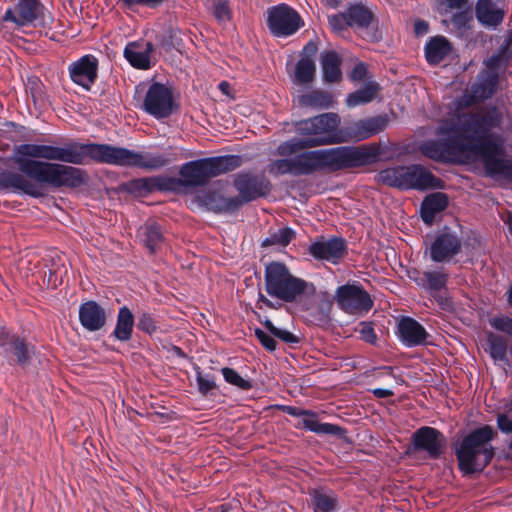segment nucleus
<instances>
[{
  "mask_svg": "<svg viewBox=\"0 0 512 512\" xmlns=\"http://www.w3.org/2000/svg\"><path fill=\"white\" fill-rule=\"evenodd\" d=\"M13 161L27 176L48 186L76 188L85 182V172L73 166L50 161L81 165L87 159L131 166L133 151L109 144L69 143L63 147L39 144H20L14 148Z\"/></svg>",
  "mask_w": 512,
  "mask_h": 512,
  "instance_id": "1",
  "label": "nucleus"
},
{
  "mask_svg": "<svg viewBox=\"0 0 512 512\" xmlns=\"http://www.w3.org/2000/svg\"><path fill=\"white\" fill-rule=\"evenodd\" d=\"M378 154V148L366 145L304 151L294 157L286 156L272 161L268 172L276 177L285 174L311 175L319 171L336 172L372 164Z\"/></svg>",
  "mask_w": 512,
  "mask_h": 512,
  "instance_id": "2",
  "label": "nucleus"
},
{
  "mask_svg": "<svg viewBox=\"0 0 512 512\" xmlns=\"http://www.w3.org/2000/svg\"><path fill=\"white\" fill-rule=\"evenodd\" d=\"M419 150L426 157L438 162H449L475 156L482 161L488 176L501 175L512 179V160L503 157L505 147L501 141L484 139L480 143H471L467 139L452 135L444 140L424 141Z\"/></svg>",
  "mask_w": 512,
  "mask_h": 512,
  "instance_id": "3",
  "label": "nucleus"
},
{
  "mask_svg": "<svg viewBox=\"0 0 512 512\" xmlns=\"http://www.w3.org/2000/svg\"><path fill=\"white\" fill-rule=\"evenodd\" d=\"M341 118L337 113H324L295 123V132L300 138H292L277 147L280 156H291L298 151L318 146L339 144L348 141L339 130Z\"/></svg>",
  "mask_w": 512,
  "mask_h": 512,
  "instance_id": "4",
  "label": "nucleus"
},
{
  "mask_svg": "<svg viewBox=\"0 0 512 512\" xmlns=\"http://www.w3.org/2000/svg\"><path fill=\"white\" fill-rule=\"evenodd\" d=\"M496 435L491 426L485 425L463 438L455 454L464 474L481 472L491 462L495 454L491 441Z\"/></svg>",
  "mask_w": 512,
  "mask_h": 512,
  "instance_id": "5",
  "label": "nucleus"
},
{
  "mask_svg": "<svg viewBox=\"0 0 512 512\" xmlns=\"http://www.w3.org/2000/svg\"><path fill=\"white\" fill-rule=\"evenodd\" d=\"M264 280L267 294L287 303L296 302L308 290L315 289L312 283L294 276L285 264L278 261L266 265Z\"/></svg>",
  "mask_w": 512,
  "mask_h": 512,
  "instance_id": "6",
  "label": "nucleus"
},
{
  "mask_svg": "<svg viewBox=\"0 0 512 512\" xmlns=\"http://www.w3.org/2000/svg\"><path fill=\"white\" fill-rule=\"evenodd\" d=\"M243 158L239 155H224L187 162L180 168L181 184L186 187L203 186L213 177L239 168Z\"/></svg>",
  "mask_w": 512,
  "mask_h": 512,
  "instance_id": "7",
  "label": "nucleus"
},
{
  "mask_svg": "<svg viewBox=\"0 0 512 512\" xmlns=\"http://www.w3.org/2000/svg\"><path fill=\"white\" fill-rule=\"evenodd\" d=\"M501 123L502 115L496 108L463 113L458 116L455 129H453L460 135H454V137H462L471 143H480L484 139L503 143L500 135L494 137L489 135L490 131L499 128ZM502 145L504 146V144Z\"/></svg>",
  "mask_w": 512,
  "mask_h": 512,
  "instance_id": "8",
  "label": "nucleus"
},
{
  "mask_svg": "<svg viewBox=\"0 0 512 512\" xmlns=\"http://www.w3.org/2000/svg\"><path fill=\"white\" fill-rule=\"evenodd\" d=\"M376 179L379 183L402 190L436 188L440 183V179L421 165L387 168L380 171Z\"/></svg>",
  "mask_w": 512,
  "mask_h": 512,
  "instance_id": "9",
  "label": "nucleus"
},
{
  "mask_svg": "<svg viewBox=\"0 0 512 512\" xmlns=\"http://www.w3.org/2000/svg\"><path fill=\"white\" fill-rule=\"evenodd\" d=\"M141 107L156 119L168 118L177 109L172 90L161 83L149 86Z\"/></svg>",
  "mask_w": 512,
  "mask_h": 512,
  "instance_id": "10",
  "label": "nucleus"
},
{
  "mask_svg": "<svg viewBox=\"0 0 512 512\" xmlns=\"http://www.w3.org/2000/svg\"><path fill=\"white\" fill-rule=\"evenodd\" d=\"M335 301L339 308L350 315L361 316L373 306L368 292L359 284H345L339 286L335 293Z\"/></svg>",
  "mask_w": 512,
  "mask_h": 512,
  "instance_id": "11",
  "label": "nucleus"
},
{
  "mask_svg": "<svg viewBox=\"0 0 512 512\" xmlns=\"http://www.w3.org/2000/svg\"><path fill=\"white\" fill-rule=\"evenodd\" d=\"M267 25L275 36H290L301 26L302 21L299 14L285 4L273 6L268 9Z\"/></svg>",
  "mask_w": 512,
  "mask_h": 512,
  "instance_id": "12",
  "label": "nucleus"
},
{
  "mask_svg": "<svg viewBox=\"0 0 512 512\" xmlns=\"http://www.w3.org/2000/svg\"><path fill=\"white\" fill-rule=\"evenodd\" d=\"M233 185L238 191V199L243 203L266 196L271 189L268 179L262 175L252 173H238L235 175Z\"/></svg>",
  "mask_w": 512,
  "mask_h": 512,
  "instance_id": "13",
  "label": "nucleus"
},
{
  "mask_svg": "<svg viewBox=\"0 0 512 512\" xmlns=\"http://www.w3.org/2000/svg\"><path fill=\"white\" fill-rule=\"evenodd\" d=\"M413 452L424 451L429 458L438 459L444 451V435L433 427L424 426L417 429L411 437Z\"/></svg>",
  "mask_w": 512,
  "mask_h": 512,
  "instance_id": "14",
  "label": "nucleus"
},
{
  "mask_svg": "<svg viewBox=\"0 0 512 512\" xmlns=\"http://www.w3.org/2000/svg\"><path fill=\"white\" fill-rule=\"evenodd\" d=\"M43 5L39 0H19L15 7L4 13L2 20L12 22L21 27L33 23L43 13Z\"/></svg>",
  "mask_w": 512,
  "mask_h": 512,
  "instance_id": "15",
  "label": "nucleus"
},
{
  "mask_svg": "<svg viewBox=\"0 0 512 512\" xmlns=\"http://www.w3.org/2000/svg\"><path fill=\"white\" fill-rule=\"evenodd\" d=\"M98 60L93 55H85L69 66L71 80L89 90L97 78Z\"/></svg>",
  "mask_w": 512,
  "mask_h": 512,
  "instance_id": "16",
  "label": "nucleus"
},
{
  "mask_svg": "<svg viewBox=\"0 0 512 512\" xmlns=\"http://www.w3.org/2000/svg\"><path fill=\"white\" fill-rule=\"evenodd\" d=\"M477 20L485 27L496 28L506 14V0H478L475 6Z\"/></svg>",
  "mask_w": 512,
  "mask_h": 512,
  "instance_id": "17",
  "label": "nucleus"
},
{
  "mask_svg": "<svg viewBox=\"0 0 512 512\" xmlns=\"http://www.w3.org/2000/svg\"><path fill=\"white\" fill-rule=\"evenodd\" d=\"M461 247V239L456 234L444 231L432 243L430 257L434 262L449 261L460 252Z\"/></svg>",
  "mask_w": 512,
  "mask_h": 512,
  "instance_id": "18",
  "label": "nucleus"
},
{
  "mask_svg": "<svg viewBox=\"0 0 512 512\" xmlns=\"http://www.w3.org/2000/svg\"><path fill=\"white\" fill-rule=\"evenodd\" d=\"M282 411L295 417L302 416L303 428L315 432L317 434H328L340 436L343 433V429L340 426L330 423H320L317 420L316 414L309 410H304L294 406H282Z\"/></svg>",
  "mask_w": 512,
  "mask_h": 512,
  "instance_id": "19",
  "label": "nucleus"
},
{
  "mask_svg": "<svg viewBox=\"0 0 512 512\" xmlns=\"http://www.w3.org/2000/svg\"><path fill=\"white\" fill-rule=\"evenodd\" d=\"M20 172L21 174L8 170L0 171V190H20L33 197L41 196L40 189L30 181L33 178L27 176L21 170ZM34 181L38 183L35 179ZM39 184L41 183L39 182Z\"/></svg>",
  "mask_w": 512,
  "mask_h": 512,
  "instance_id": "20",
  "label": "nucleus"
},
{
  "mask_svg": "<svg viewBox=\"0 0 512 512\" xmlns=\"http://www.w3.org/2000/svg\"><path fill=\"white\" fill-rule=\"evenodd\" d=\"M309 252L316 259L337 263L346 253V244L342 238H322L310 245Z\"/></svg>",
  "mask_w": 512,
  "mask_h": 512,
  "instance_id": "21",
  "label": "nucleus"
},
{
  "mask_svg": "<svg viewBox=\"0 0 512 512\" xmlns=\"http://www.w3.org/2000/svg\"><path fill=\"white\" fill-rule=\"evenodd\" d=\"M0 346L7 358L15 357L19 365L25 366L30 362L31 350L24 339L8 333H0Z\"/></svg>",
  "mask_w": 512,
  "mask_h": 512,
  "instance_id": "22",
  "label": "nucleus"
},
{
  "mask_svg": "<svg viewBox=\"0 0 512 512\" xmlns=\"http://www.w3.org/2000/svg\"><path fill=\"white\" fill-rule=\"evenodd\" d=\"M153 50L151 42L134 41L126 45L124 57L134 68L147 70L151 67L150 55Z\"/></svg>",
  "mask_w": 512,
  "mask_h": 512,
  "instance_id": "23",
  "label": "nucleus"
},
{
  "mask_svg": "<svg viewBox=\"0 0 512 512\" xmlns=\"http://www.w3.org/2000/svg\"><path fill=\"white\" fill-rule=\"evenodd\" d=\"M198 198L208 210L216 213L233 212L242 206L238 197H224L215 191H205Z\"/></svg>",
  "mask_w": 512,
  "mask_h": 512,
  "instance_id": "24",
  "label": "nucleus"
},
{
  "mask_svg": "<svg viewBox=\"0 0 512 512\" xmlns=\"http://www.w3.org/2000/svg\"><path fill=\"white\" fill-rule=\"evenodd\" d=\"M398 330L402 342L408 347L424 344L428 336L425 328L410 317H404L400 320Z\"/></svg>",
  "mask_w": 512,
  "mask_h": 512,
  "instance_id": "25",
  "label": "nucleus"
},
{
  "mask_svg": "<svg viewBox=\"0 0 512 512\" xmlns=\"http://www.w3.org/2000/svg\"><path fill=\"white\" fill-rule=\"evenodd\" d=\"M79 320L85 329L97 331L105 325L106 313L98 303L88 301L80 306Z\"/></svg>",
  "mask_w": 512,
  "mask_h": 512,
  "instance_id": "26",
  "label": "nucleus"
},
{
  "mask_svg": "<svg viewBox=\"0 0 512 512\" xmlns=\"http://www.w3.org/2000/svg\"><path fill=\"white\" fill-rule=\"evenodd\" d=\"M309 497L314 512H334L338 508V497L329 488L319 487L311 489Z\"/></svg>",
  "mask_w": 512,
  "mask_h": 512,
  "instance_id": "27",
  "label": "nucleus"
},
{
  "mask_svg": "<svg viewBox=\"0 0 512 512\" xmlns=\"http://www.w3.org/2000/svg\"><path fill=\"white\" fill-rule=\"evenodd\" d=\"M448 273L443 269L424 271L421 275L414 278L417 286L427 290L433 297L446 288Z\"/></svg>",
  "mask_w": 512,
  "mask_h": 512,
  "instance_id": "28",
  "label": "nucleus"
},
{
  "mask_svg": "<svg viewBox=\"0 0 512 512\" xmlns=\"http://www.w3.org/2000/svg\"><path fill=\"white\" fill-rule=\"evenodd\" d=\"M387 124L388 118L385 115L360 120L353 124V137L357 140H365L382 132L386 128Z\"/></svg>",
  "mask_w": 512,
  "mask_h": 512,
  "instance_id": "29",
  "label": "nucleus"
},
{
  "mask_svg": "<svg viewBox=\"0 0 512 512\" xmlns=\"http://www.w3.org/2000/svg\"><path fill=\"white\" fill-rule=\"evenodd\" d=\"M320 64L323 73V79L328 83H338L342 79L341 64L342 58L335 51H325L321 53Z\"/></svg>",
  "mask_w": 512,
  "mask_h": 512,
  "instance_id": "30",
  "label": "nucleus"
},
{
  "mask_svg": "<svg viewBox=\"0 0 512 512\" xmlns=\"http://www.w3.org/2000/svg\"><path fill=\"white\" fill-rule=\"evenodd\" d=\"M448 206V197L446 194L433 193L423 200L421 204V217L427 224H431L437 213L443 211Z\"/></svg>",
  "mask_w": 512,
  "mask_h": 512,
  "instance_id": "31",
  "label": "nucleus"
},
{
  "mask_svg": "<svg viewBox=\"0 0 512 512\" xmlns=\"http://www.w3.org/2000/svg\"><path fill=\"white\" fill-rule=\"evenodd\" d=\"M499 74L497 71H483L478 82L472 86L473 95L481 100L490 98L497 90Z\"/></svg>",
  "mask_w": 512,
  "mask_h": 512,
  "instance_id": "32",
  "label": "nucleus"
},
{
  "mask_svg": "<svg viewBox=\"0 0 512 512\" xmlns=\"http://www.w3.org/2000/svg\"><path fill=\"white\" fill-rule=\"evenodd\" d=\"M451 44L444 36L431 38L425 46V56L429 64H439L451 52Z\"/></svg>",
  "mask_w": 512,
  "mask_h": 512,
  "instance_id": "33",
  "label": "nucleus"
},
{
  "mask_svg": "<svg viewBox=\"0 0 512 512\" xmlns=\"http://www.w3.org/2000/svg\"><path fill=\"white\" fill-rule=\"evenodd\" d=\"M298 103L303 107L316 109H328L333 107L335 100L333 95L327 91L313 90L299 97Z\"/></svg>",
  "mask_w": 512,
  "mask_h": 512,
  "instance_id": "34",
  "label": "nucleus"
},
{
  "mask_svg": "<svg viewBox=\"0 0 512 512\" xmlns=\"http://www.w3.org/2000/svg\"><path fill=\"white\" fill-rule=\"evenodd\" d=\"M134 326V316L131 310L123 306L119 309L116 327L113 335L120 341H128L131 339Z\"/></svg>",
  "mask_w": 512,
  "mask_h": 512,
  "instance_id": "35",
  "label": "nucleus"
},
{
  "mask_svg": "<svg viewBox=\"0 0 512 512\" xmlns=\"http://www.w3.org/2000/svg\"><path fill=\"white\" fill-rule=\"evenodd\" d=\"M348 26L358 29H368L374 15L370 9L362 4H355L347 10Z\"/></svg>",
  "mask_w": 512,
  "mask_h": 512,
  "instance_id": "36",
  "label": "nucleus"
},
{
  "mask_svg": "<svg viewBox=\"0 0 512 512\" xmlns=\"http://www.w3.org/2000/svg\"><path fill=\"white\" fill-rule=\"evenodd\" d=\"M169 159L163 155L134 152L132 154L131 167H137L146 170H157L169 164Z\"/></svg>",
  "mask_w": 512,
  "mask_h": 512,
  "instance_id": "37",
  "label": "nucleus"
},
{
  "mask_svg": "<svg viewBox=\"0 0 512 512\" xmlns=\"http://www.w3.org/2000/svg\"><path fill=\"white\" fill-rule=\"evenodd\" d=\"M486 336L485 351L488 352L495 361L508 362L507 340L503 336L493 332H487Z\"/></svg>",
  "mask_w": 512,
  "mask_h": 512,
  "instance_id": "38",
  "label": "nucleus"
},
{
  "mask_svg": "<svg viewBox=\"0 0 512 512\" xmlns=\"http://www.w3.org/2000/svg\"><path fill=\"white\" fill-rule=\"evenodd\" d=\"M379 90V85L370 82L347 96L346 104L348 107H355L361 104L371 102Z\"/></svg>",
  "mask_w": 512,
  "mask_h": 512,
  "instance_id": "39",
  "label": "nucleus"
},
{
  "mask_svg": "<svg viewBox=\"0 0 512 512\" xmlns=\"http://www.w3.org/2000/svg\"><path fill=\"white\" fill-rule=\"evenodd\" d=\"M335 296H331L328 292H320L315 307V320L319 324H328L331 320V312Z\"/></svg>",
  "mask_w": 512,
  "mask_h": 512,
  "instance_id": "40",
  "label": "nucleus"
},
{
  "mask_svg": "<svg viewBox=\"0 0 512 512\" xmlns=\"http://www.w3.org/2000/svg\"><path fill=\"white\" fill-rule=\"evenodd\" d=\"M315 72V62L309 57H303L295 66L294 82L301 85L309 84L314 80Z\"/></svg>",
  "mask_w": 512,
  "mask_h": 512,
  "instance_id": "41",
  "label": "nucleus"
},
{
  "mask_svg": "<svg viewBox=\"0 0 512 512\" xmlns=\"http://www.w3.org/2000/svg\"><path fill=\"white\" fill-rule=\"evenodd\" d=\"M142 230L145 246L151 253H155L163 243V235L160 227L156 223H147Z\"/></svg>",
  "mask_w": 512,
  "mask_h": 512,
  "instance_id": "42",
  "label": "nucleus"
},
{
  "mask_svg": "<svg viewBox=\"0 0 512 512\" xmlns=\"http://www.w3.org/2000/svg\"><path fill=\"white\" fill-rule=\"evenodd\" d=\"M26 91L31 95L36 107L43 108L47 103L44 85L38 77L32 76L27 79Z\"/></svg>",
  "mask_w": 512,
  "mask_h": 512,
  "instance_id": "43",
  "label": "nucleus"
},
{
  "mask_svg": "<svg viewBox=\"0 0 512 512\" xmlns=\"http://www.w3.org/2000/svg\"><path fill=\"white\" fill-rule=\"evenodd\" d=\"M263 325L272 336L280 339L284 343L295 345L300 342V338L298 336L288 330L277 328L269 319H266L263 322Z\"/></svg>",
  "mask_w": 512,
  "mask_h": 512,
  "instance_id": "44",
  "label": "nucleus"
},
{
  "mask_svg": "<svg viewBox=\"0 0 512 512\" xmlns=\"http://www.w3.org/2000/svg\"><path fill=\"white\" fill-rule=\"evenodd\" d=\"M225 381L241 390H250L253 385L251 381L244 379L237 371L232 368L224 367L221 369Z\"/></svg>",
  "mask_w": 512,
  "mask_h": 512,
  "instance_id": "45",
  "label": "nucleus"
},
{
  "mask_svg": "<svg viewBox=\"0 0 512 512\" xmlns=\"http://www.w3.org/2000/svg\"><path fill=\"white\" fill-rule=\"evenodd\" d=\"M162 179L159 177H151V178H140L133 180L129 183L130 190L133 192L139 193H149L153 191L156 187L162 188L160 181Z\"/></svg>",
  "mask_w": 512,
  "mask_h": 512,
  "instance_id": "46",
  "label": "nucleus"
},
{
  "mask_svg": "<svg viewBox=\"0 0 512 512\" xmlns=\"http://www.w3.org/2000/svg\"><path fill=\"white\" fill-rule=\"evenodd\" d=\"M295 232L288 227L279 229L277 232L273 233L269 238H267L263 245H282L287 246L291 240L294 238Z\"/></svg>",
  "mask_w": 512,
  "mask_h": 512,
  "instance_id": "47",
  "label": "nucleus"
},
{
  "mask_svg": "<svg viewBox=\"0 0 512 512\" xmlns=\"http://www.w3.org/2000/svg\"><path fill=\"white\" fill-rule=\"evenodd\" d=\"M195 372L198 391L203 396H207L210 391L216 388L214 377L208 374L204 375L200 367L195 368Z\"/></svg>",
  "mask_w": 512,
  "mask_h": 512,
  "instance_id": "48",
  "label": "nucleus"
},
{
  "mask_svg": "<svg viewBox=\"0 0 512 512\" xmlns=\"http://www.w3.org/2000/svg\"><path fill=\"white\" fill-rule=\"evenodd\" d=\"M214 16L221 24H225L231 19V11L228 2L225 0L218 1L214 6Z\"/></svg>",
  "mask_w": 512,
  "mask_h": 512,
  "instance_id": "49",
  "label": "nucleus"
},
{
  "mask_svg": "<svg viewBox=\"0 0 512 512\" xmlns=\"http://www.w3.org/2000/svg\"><path fill=\"white\" fill-rule=\"evenodd\" d=\"M491 327L512 337V318L501 316L489 321Z\"/></svg>",
  "mask_w": 512,
  "mask_h": 512,
  "instance_id": "50",
  "label": "nucleus"
},
{
  "mask_svg": "<svg viewBox=\"0 0 512 512\" xmlns=\"http://www.w3.org/2000/svg\"><path fill=\"white\" fill-rule=\"evenodd\" d=\"M137 327L148 334H153L157 330L156 322L149 313H143L139 317Z\"/></svg>",
  "mask_w": 512,
  "mask_h": 512,
  "instance_id": "51",
  "label": "nucleus"
},
{
  "mask_svg": "<svg viewBox=\"0 0 512 512\" xmlns=\"http://www.w3.org/2000/svg\"><path fill=\"white\" fill-rule=\"evenodd\" d=\"M254 333L262 346L265 347L268 351H274L276 349V341L274 336H272L270 333L268 334L260 328H256Z\"/></svg>",
  "mask_w": 512,
  "mask_h": 512,
  "instance_id": "52",
  "label": "nucleus"
},
{
  "mask_svg": "<svg viewBox=\"0 0 512 512\" xmlns=\"http://www.w3.org/2000/svg\"><path fill=\"white\" fill-rule=\"evenodd\" d=\"M330 27L335 32H340L348 26L347 12L328 17Z\"/></svg>",
  "mask_w": 512,
  "mask_h": 512,
  "instance_id": "53",
  "label": "nucleus"
},
{
  "mask_svg": "<svg viewBox=\"0 0 512 512\" xmlns=\"http://www.w3.org/2000/svg\"><path fill=\"white\" fill-rule=\"evenodd\" d=\"M361 328L359 330L361 338L370 344H374L377 340V336L374 332V329L370 323L362 322L360 324Z\"/></svg>",
  "mask_w": 512,
  "mask_h": 512,
  "instance_id": "54",
  "label": "nucleus"
},
{
  "mask_svg": "<svg viewBox=\"0 0 512 512\" xmlns=\"http://www.w3.org/2000/svg\"><path fill=\"white\" fill-rule=\"evenodd\" d=\"M127 7L132 6H147L149 8H155L161 5L165 0H119Z\"/></svg>",
  "mask_w": 512,
  "mask_h": 512,
  "instance_id": "55",
  "label": "nucleus"
},
{
  "mask_svg": "<svg viewBox=\"0 0 512 512\" xmlns=\"http://www.w3.org/2000/svg\"><path fill=\"white\" fill-rule=\"evenodd\" d=\"M497 426L503 433H512V415L499 414L497 416Z\"/></svg>",
  "mask_w": 512,
  "mask_h": 512,
  "instance_id": "56",
  "label": "nucleus"
},
{
  "mask_svg": "<svg viewBox=\"0 0 512 512\" xmlns=\"http://www.w3.org/2000/svg\"><path fill=\"white\" fill-rule=\"evenodd\" d=\"M507 61V59L495 53L485 61V65L487 67L486 71H497L498 68Z\"/></svg>",
  "mask_w": 512,
  "mask_h": 512,
  "instance_id": "57",
  "label": "nucleus"
},
{
  "mask_svg": "<svg viewBox=\"0 0 512 512\" xmlns=\"http://www.w3.org/2000/svg\"><path fill=\"white\" fill-rule=\"evenodd\" d=\"M367 75V67L364 63H358L354 66L350 73L352 81H362Z\"/></svg>",
  "mask_w": 512,
  "mask_h": 512,
  "instance_id": "58",
  "label": "nucleus"
},
{
  "mask_svg": "<svg viewBox=\"0 0 512 512\" xmlns=\"http://www.w3.org/2000/svg\"><path fill=\"white\" fill-rule=\"evenodd\" d=\"M512 45V31L508 32L506 38L502 42V44L499 46L497 50V54L504 57L505 59L509 60V49Z\"/></svg>",
  "mask_w": 512,
  "mask_h": 512,
  "instance_id": "59",
  "label": "nucleus"
},
{
  "mask_svg": "<svg viewBox=\"0 0 512 512\" xmlns=\"http://www.w3.org/2000/svg\"><path fill=\"white\" fill-rule=\"evenodd\" d=\"M415 33L418 35L426 34L429 30V25L424 20H418L414 25Z\"/></svg>",
  "mask_w": 512,
  "mask_h": 512,
  "instance_id": "60",
  "label": "nucleus"
},
{
  "mask_svg": "<svg viewBox=\"0 0 512 512\" xmlns=\"http://www.w3.org/2000/svg\"><path fill=\"white\" fill-rule=\"evenodd\" d=\"M375 397L377 398H388L394 395L392 390L389 389H383V388H376L372 391Z\"/></svg>",
  "mask_w": 512,
  "mask_h": 512,
  "instance_id": "61",
  "label": "nucleus"
},
{
  "mask_svg": "<svg viewBox=\"0 0 512 512\" xmlns=\"http://www.w3.org/2000/svg\"><path fill=\"white\" fill-rule=\"evenodd\" d=\"M467 1L468 0H446L450 9H460L467 3Z\"/></svg>",
  "mask_w": 512,
  "mask_h": 512,
  "instance_id": "62",
  "label": "nucleus"
},
{
  "mask_svg": "<svg viewBox=\"0 0 512 512\" xmlns=\"http://www.w3.org/2000/svg\"><path fill=\"white\" fill-rule=\"evenodd\" d=\"M57 272L56 271H50L48 276V285H52L53 287L57 286Z\"/></svg>",
  "mask_w": 512,
  "mask_h": 512,
  "instance_id": "63",
  "label": "nucleus"
},
{
  "mask_svg": "<svg viewBox=\"0 0 512 512\" xmlns=\"http://www.w3.org/2000/svg\"><path fill=\"white\" fill-rule=\"evenodd\" d=\"M317 50V47L314 43L310 42L304 47V51L307 53H315Z\"/></svg>",
  "mask_w": 512,
  "mask_h": 512,
  "instance_id": "64",
  "label": "nucleus"
}]
</instances>
